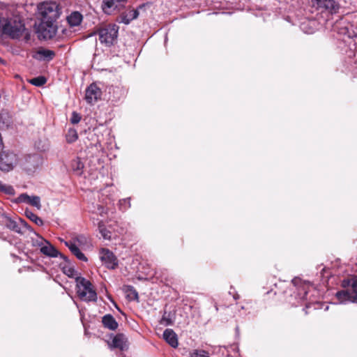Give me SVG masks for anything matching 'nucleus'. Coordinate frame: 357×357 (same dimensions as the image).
<instances>
[{
    "label": "nucleus",
    "mask_w": 357,
    "mask_h": 357,
    "mask_svg": "<svg viewBox=\"0 0 357 357\" xmlns=\"http://www.w3.org/2000/svg\"><path fill=\"white\" fill-rule=\"evenodd\" d=\"M235 300H237V299H239L240 298V296L238 294H235L234 296H233Z\"/></svg>",
    "instance_id": "nucleus-42"
},
{
    "label": "nucleus",
    "mask_w": 357,
    "mask_h": 357,
    "mask_svg": "<svg viewBox=\"0 0 357 357\" xmlns=\"http://www.w3.org/2000/svg\"><path fill=\"white\" fill-rule=\"evenodd\" d=\"M55 52L47 49L38 50L33 56L34 59L38 61H50L54 59Z\"/></svg>",
    "instance_id": "nucleus-18"
},
{
    "label": "nucleus",
    "mask_w": 357,
    "mask_h": 357,
    "mask_svg": "<svg viewBox=\"0 0 357 357\" xmlns=\"http://www.w3.org/2000/svg\"><path fill=\"white\" fill-rule=\"evenodd\" d=\"M315 23L314 20H305L301 22L300 28L305 33L312 34L315 30Z\"/></svg>",
    "instance_id": "nucleus-24"
},
{
    "label": "nucleus",
    "mask_w": 357,
    "mask_h": 357,
    "mask_svg": "<svg viewBox=\"0 0 357 357\" xmlns=\"http://www.w3.org/2000/svg\"><path fill=\"white\" fill-rule=\"evenodd\" d=\"M291 282L295 286H296L299 282H301V280L298 278H294L292 280Z\"/></svg>",
    "instance_id": "nucleus-40"
},
{
    "label": "nucleus",
    "mask_w": 357,
    "mask_h": 357,
    "mask_svg": "<svg viewBox=\"0 0 357 357\" xmlns=\"http://www.w3.org/2000/svg\"><path fill=\"white\" fill-rule=\"evenodd\" d=\"M87 243V238L84 235H78L73 237L70 241H64V244L68 248L70 251L79 260L87 261L88 259L84 253L81 252L79 246L84 245Z\"/></svg>",
    "instance_id": "nucleus-6"
},
{
    "label": "nucleus",
    "mask_w": 357,
    "mask_h": 357,
    "mask_svg": "<svg viewBox=\"0 0 357 357\" xmlns=\"http://www.w3.org/2000/svg\"><path fill=\"white\" fill-rule=\"evenodd\" d=\"M191 357H209L208 354L204 350H195L191 354Z\"/></svg>",
    "instance_id": "nucleus-36"
},
{
    "label": "nucleus",
    "mask_w": 357,
    "mask_h": 357,
    "mask_svg": "<svg viewBox=\"0 0 357 357\" xmlns=\"http://www.w3.org/2000/svg\"><path fill=\"white\" fill-rule=\"evenodd\" d=\"M73 272H74V270L73 268H69L68 270L67 274L68 275H73Z\"/></svg>",
    "instance_id": "nucleus-41"
},
{
    "label": "nucleus",
    "mask_w": 357,
    "mask_h": 357,
    "mask_svg": "<svg viewBox=\"0 0 357 357\" xmlns=\"http://www.w3.org/2000/svg\"><path fill=\"white\" fill-rule=\"evenodd\" d=\"M66 141L68 143H73L75 142L78 138L77 130L74 128H70L66 134Z\"/></svg>",
    "instance_id": "nucleus-33"
},
{
    "label": "nucleus",
    "mask_w": 357,
    "mask_h": 357,
    "mask_svg": "<svg viewBox=\"0 0 357 357\" xmlns=\"http://www.w3.org/2000/svg\"><path fill=\"white\" fill-rule=\"evenodd\" d=\"M37 8L41 20H57L61 13L59 4L52 1L42 2Z\"/></svg>",
    "instance_id": "nucleus-3"
},
{
    "label": "nucleus",
    "mask_w": 357,
    "mask_h": 357,
    "mask_svg": "<svg viewBox=\"0 0 357 357\" xmlns=\"http://www.w3.org/2000/svg\"><path fill=\"white\" fill-rule=\"evenodd\" d=\"M6 225L10 229L20 234H24L26 230L32 231V229L27 222L21 218H18L16 220L8 219Z\"/></svg>",
    "instance_id": "nucleus-11"
},
{
    "label": "nucleus",
    "mask_w": 357,
    "mask_h": 357,
    "mask_svg": "<svg viewBox=\"0 0 357 357\" xmlns=\"http://www.w3.org/2000/svg\"><path fill=\"white\" fill-rule=\"evenodd\" d=\"M312 7L330 13H337L340 6L335 0H311Z\"/></svg>",
    "instance_id": "nucleus-9"
},
{
    "label": "nucleus",
    "mask_w": 357,
    "mask_h": 357,
    "mask_svg": "<svg viewBox=\"0 0 357 357\" xmlns=\"http://www.w3.org/2000/svg\"><path fill=\"white\" fill-rule=\"evenodd\" d=\"M126 0H103L102 8L107 14H110L114 10H120L124 7Z\"/></svg>",
    "instance_id": "nucleus-14"
},
{
    "label": "nucleus",
    "mask_w": 357,
    "mask_h": 357,
    "mask_svg": "<svg viewBox=\"0 0 357 357\" xmlns=\"http://www.w3.org/2000/svg\"><path fill=\"white\" fill-rule=\"evenodd\" d=\"M126 344V337L123 334L116 335L112 341L111 346L113 348H117L123 350Z\"/></svg>",
    "instance_id": "nucleus-22"
},
{
    "label": "nucleus",
    "mask_w": 357,
    "mask_h": 357,
    "mask_svg": "<svg viewBox=\"0 0 357 357\" xmlns=\"http://www.w3.org/2000/svg\"><path fill=\"white\" fill-rule=\"evenodd\" d=\"M43 164V158L40 155L34 153L24 156L20 162V167L28 174L35 173Z\"/></svg>",
    "instance_id": "nucleus-5"
},
{
    "label": "nucleus",
    "mask_w": 357,
    "mask_h": 357,
    "mask_svg": "<svg viewBox=\"0 0 357 357\" xmlns=\"http://www.w3.org/2000/svg\"><path fill=\"white\" fill-rule=\"evenodd\" d=\"M82 15L77 11L73 12L68 17L67 21L70 26H76L80 24Z\"/></svg>",
    "instance_id": "nucleus-23"
},
{
    "label": "nucleus",
    "mask_w": 357,
    "mask_h": 357,
    "mask_svg": "<svg viewBox=\"0 0 357 357\" xmlns=\"http://www.w3.org/2000/svg\"><path fill=\"white\" fill-rule=\"evenodd\" d=\"M343 289L338 291L335 296L341 304H346L347 303L356 302L357 297L354 290L351 289V286L342 287Z\"/></svg>",
    "instance_id": "nucleus-10"
},
{
    "label": "nucleus",
    "mask_w": 357,
    "mask_h": 357,
    "mask_svg": "<svg viewBox=\"0 0 357 357\" xmlns=\"http://www.w3.org/2000/svg\"><path fill=\"white\" fill-rule=\"evenodd\" d=\"M16 202L17 203H24L29 204L32 206L36 207L37 209L40 210L42 207L40 204V198L38 196H29L26 193H23L20 195L17 199Z\"/></svg>",
    "instance_id": "nucleus-15"
},
{
    "label": "nucleus",
    "mask_w": 357,
    "mask_h": 357,
    "mask_svg": "<svg viewBox=\"0 0 357 357\" xmlns=\"http://www.w3.org/2000/svg\"><path fill=\"white\" fill-rule=\"evenodd\" d=\"M160 323L161 325L166 326L172 325L174 323V320H173L171 313L165 312L160 321Z\"/></svg>",
    "instance_id": "nucleus-30"
},
{
    "label": "nucleus",
    "mask_w": 357,
    "mask_h": 357,
    "mask_svg": "<svg viewBox=\"0 0 357 357\" xmlns=\"http://www.w3.org/2000/svg\"><path fill=\"white\" fill-rule=\"evenodd\" d=\"M98 210L99 213L101 215H102L103 214L107 213L106 209L105 208V207H103L102 206H98Z\"/></svg>",
    "instance_id": "nucleus-39"
},
{
    "label": "nucleus",
    "mask_w": 357,
    "mask_h": 357,
    "mask_svg": "<svg viewBox=\"0 0 357 357\" xmlns=\"http://www.w3.org/2000/svg\"><path fill=\"white\" fill-rule=\"evenodd\" d=\"M56 21V20H41L37 29L38 37L45 40L54 38L57 32Z\"/></svg>",
    "instance_id": "nucleus-8"
},
{
    "label": "nucleus",
    "mask_w": 357,
    "mask_h": 357,
    "mask_svg": "<svg viewBox=\"0 0 357 357\" xmlns=\"http://www.w3.org/2000/svg\"><path fill=\"white\" fill-rule=\"evenodd\" d=\"M81 120V116L79 114H78L77 112H73L72 113V115H71V118H70V122L73 123V124H77Z\"/></svg>",
    "instance_id": "nucleus-37"
},
{
    "label": "nucleus",
    "mask_w": 357,
    "mask_h": 357,
    "mask_svg": "<svg viewBox=\"0 0 357 357\" xmlns=\"http://www.w3.org/2000/svg\"><path fill=\"white\" fill-rule=\"evenodd\" d=\"M349 286H351V289L354 290V291L355 292V294L357 297V277H354L351 279L344 280L342 282V287H349Z\"/></svg>",
    "instance_id": "nucleus-27"
},
{
    "label": "nucleus",
    "mask_w": 357,
    "mask_h": 357,
    "mask_svg": "<svg viewBox=\"0 0 357 357\" xmlns=\"http://www.w3.org/2000/svg\"><path fill=\"white\" fill-rule=\"evenodd\" d=\"M98 231L101 234L102 237L105 240H109L111 238V232L107 230L102 221L98 222Z\"/></svg>",
    "instance_id": "nucleus-28"
},
{
    "label": "nucleus",
    "mask_w": 357,
    "mask_h": 357,
    "mask_svg": "<svg viewBox=\"0 0 357 357\" xmlns=\"http://www.w3.org/2000/svg\"><path fill=\"white\" fill-rule=\"evenodd\" d=\"M24 29L22 18L16 8L0 4V30L12 38H18Z\"/></svg>",
    "instance_id": "nucleus-1"
},
{
    "label": "nucleus",
    "mask_w": 357,
    "mask_h": 357,
    "mask_svg": "<svg viewBox=\"0 0 357 357\" xmlns=\"http://www.w3.org/2000/svg\"><path fill=\"white\" fill-rule=\"evenodd\" d=\"M84 165L80 158H77L73 159L70 163V168L73 172L77 175H81Z\"/></svg>",
    "instance_id": "nucleus-25"
},
{
    "label": "nucleus",
    "mask_w": 357,
    "mask_h": 357,
    "mask_svg": "<svg viewBox=\"0 0 357 357\" xmlns=\"http://www.w3.org/2000/svg\"><path fill=\"white\" fill-rule=\"evenodd\" d=\"M19 163L18 155L10 151H5L0 153V170L9 172Z\"/></svg>",
    "instance_id": "nucleus-7"
},
{
    "label": "nucleus",
    "mask_w": 357,
    "mask_h": 357,
    "mask_svg": "<svg viewBox=\"0 0 357 357\" xmlns=\"http://www.w3.org/2000/svg\"><path fill=\"white\" fill-rule=\"evenodd\" d=\"M102 322L103 326L109 330L114 331L118 328V323L114 317L109 314L103 316Z\"/></svg>",
    "instance_id": "nucleus-21"
},
{
    "label": "nucleus",
    "mask_w": 357,
    "mask_h": 357,
    "mask_svg": "<svg viewBox=\"0 0 357 357\" xmlns=\"http://www.w3.org/2000/svg\"><path fill=\"white\" fill-rule=\"evenodd\" d=\"M130 198L123 199L119 200V208L121 211H126L131 206Z\"/></svg>",
    "instance_id": "nucleus-35"
},
{
    "label": "nucleus",
    "mask_w": 357,
    "mask_h": 357,
    "mask_svg": "<svg viewBox=\"0 0 357 357\" xmlns=\"http://www.w3.org/2000/svg\"><path fill=\"white\" fill-rule=\"evenodd\" d=\"M100 259L109 268L114 269L118 265L116 258L112 252L107 248H102L100 250Z\"/></svg>",
    "instance_id": "nucleus-13"
},
{
    "label": "nucleus",
    "mask_w": 357,
    "mask_h": 357,
    "mask_svg": "<svg viewBox=\"0 0 357 357\" xmlns=\"http://www.w3.org/2000/svg\"><path fill=\"white\" fill-rule=\"evenodd\" d=\"M150 5V2L142 3L139 5L136 10H138V13H139V10H144L146 6H149Z\"/></svg>",
    "instance_id": "nucleus-38"
},
{
    "label": "nucleus",
    "mask_w": 357,
    "mask_h": 357,
    "mask_svg": "<svg viewBox=\"0 0 357 357\" xmlns=\"http://www.w3.org/2000/svg\"><path fill=\"white\" fill-rule=\"evenodd\" d=\"M29 82L36 86H42L47 82V79L44 76H38L29 79Z\"/></svg>",
    "instance_id": "nucleus-32"
},
{
    "label": "nucleus",
    "mask_w": 357,
    "mask_h": 357,
    "mask_svg": "<svg viewBox=\"0 0 357 357\" xmlns=\"http://www.w3.org/2000/svg\"><path fill=\"white\" fill-rule=\"evenodd\" d=\"M76 289L79 298L85 302H96L97 293L91 282L82 277L76 278Z\"/></svg>",
    "instance_id": "nucleus-2"
},
{
    "label": "nucleus",
    "mask_w": 357,
    "mask_h": 357,
    "mask_svg": "<svg viewBox=\"0 0 357 357\" xmlns=\"http://www.w3.org/2000/svg\"><path fill=\"white\" fill-rule=\"evenodd\" d=\"M102 95L101 89L94 83L90 84L86 89L85 100L89 104H94Z\"/></svg>",
    "instance_id": "nucleus-12"
},
{
    "label": "nucleus",
    "mask_w": 357,
    "mask_h": 357,
    "mask_svg": "<svg viewBox=\"0 0 357 357\" xmlns=\"http://www.w3.org/2000/svg\"><path fill=\"white\" fill-rule=\"evenodd\" d=\"M331 29L340 35H346L349 31L347 22L343 18L336 20L334 24H331Z\"/></svg>",
    "instance_id": "nucleus-17"
},
{
    "label": "nucleus",
    "mask_w": 357,
    "mask_h": 357,
    "mask_svg": "<svg viewBox=\"0 0 357 357\" xmlns=\"http://www.w3.org/2000/svg\"><path fill=\"white\" fill-rule=\"evenodd\" d=\"M331 23L329 22H327V26H329Z\"/></svg>",
    "instance_id": "nucleus-43"
},
{
    "label": "nucleus",
    "mask_w": 357,
    "mask_h": 357,
    "mask_svg": "<svg viewBox=\"0 0 357 357\" xmlns=\"http://www.w3.org/2000/svg\"><path fill=\"white\" fill-rule=\"evenodd\" d=\"M25 213L26 217L37 225L41 226L43 225V220L33 212L30 211H26Z\"/></svg>",
    "instance_id": "nucleus-31"
},
{
    "label": "nucleus",
    "mask_w": 357,
    "mask_h": 357,
    "mask_svg": "<svg viewBox=\"0 0 357 357\" xmlns=\"http://www.w3.org/2000/svg\"><path fill=\"white\" fill-rule=\"evenodd\" d=\"M34 234L35 237L31 238V245L33 247H39L40 249L43 244L45 243V241H47V240H45L41 236L38 235L36 233H34Z\"/></svg>",
    "instance_id": "nucleus-29"
},
{
    "label": "nucleus",
    "mask_w": 357,
    "mask_h": 357,
    "mask_svg": "<svg viewBox=\"0 0 357 357\" xmlns=\"http://www.w3.org/2000/svg\"><path fill=\"white\" fill-rule=\"evenodd\" d=\"M124 291L129 301H138V293L132 286L125 287Z\"/></svg>",
    "instance_id": "nucleus-26"
},
{
    "label": "nucleus",
    "mask_w": 357,
    "mask_h": 357,
    "mask_svg": "<svg viewBox=\"0 0 357 357\" xmlns=\"http://www.w3.org/2000/svg\"><path fill=\"white\" fill-rule=\"evenodd\" d=\"M40 252L44 255L50 257H57L60 256L61 258L66 259V257L61 255L54 246H53L48 241H45L42 248L40 249Z\"/></svg>",
    "instance_id": "nucleus-16"
},
{
    "label": "nucleus",
    "mask_w": 357,
    "mask_h": 357,
    "mask_svg": "<svg viewBox=\"0 0 357 357\" xmlns=\"http://www.w3.org/2000/svg\"><path fill=\"white\" fill-rule=\"evenodd\" d=\"M119 26L116 24H108L98 31L99 40L102 44L109 47L114 44L118 37Z\"/></svg>",
    "instance_id": "nucleus-4"
},
{
    "label": "nucleus",
    "mask_w": 357,
    "mask_h": 357,
    "mask_svg": "<svg viewBox=\"0 0 357 357\" xmlns=\"http://www.w3.org/2000/svg\"><path fill=\"white\" fill-rule=\"evenodd\" d=\"M138 16V10H130L129 11L123 12L119 16V22L128 24L131 21L137 19Z\"/></svg>",
    "instance_id": "nucleus-20"
},
{
    "label": "nucleus",
    "mask_w": 357,
    "mask_h": 357,
    "mask_svg": "<svg viewBox=\"0 0 357 357\" xmlns=\"http://www.w3.org/2000/svg\"><path fill=\"white\" fill-rule=\"evenodd\" d=\"M163 338L173 348L178 345V337L176 333L170 328H167L163 333Z\"/></svg>",
    "instance_id": "nucleus-19"
},
{
    "label": "nucleus",
    "mask_w": 357,
    "mask_h": 357,
    "mask_svg": "<svg viewBox=\"0 0 357 357\" xmlns=\"http://www.w3.org/2000/svg\"><path fill=\"white\" fill-rule=\"evenodd\" d=\"M0 191L6 195H13L15 194V190L10 185L3 183L0 181Z\"/></svg>",
    "instance_id": "nucleus-34"
}]
</instances>
